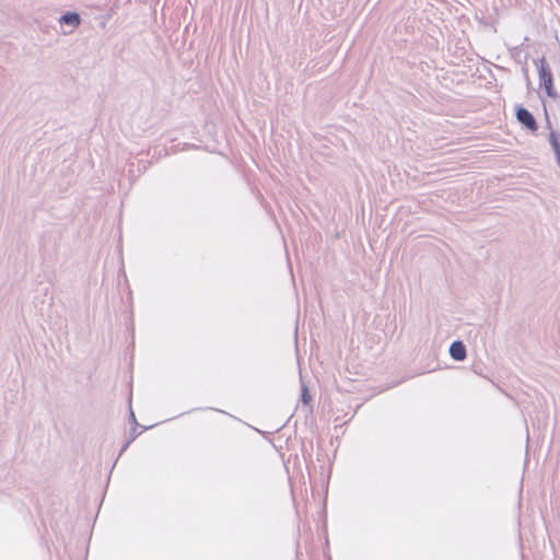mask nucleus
Masks as SVG:
<instances>
[{
    "label": "nucleus",
    "instance_id": "1",
    "mask_svg": "<svg viewBox=\"0 0 560 560\" xmlns=\"http://www.w3.org/2000/svg\"><path fill=\"white\" fill-rule=\"evenodd\" d=\"M538 72H539L540 82L545 86L547 94L550 97H557V93L553 90V85H552V74H551V71H550L545 58L540 59V66H539Z\"/></svg>",
    "mask_w": 560,
    "mask_h": 560
},
{
    "label": "nucleus",
    "instance_id": "2",
    "mask_svg": "<svg viewBox=\"0 0 560 560\" xmlns=\"http://www.w3.org/2000/svg\"><path fill=\"white\" fill-rule=\"evenodd\" d=\"M516 118L527 129L532 131H536L538 129V125L536 122L535 117L526 108L518 107L516 110Z\"/></svg>",
    "mask_w": 560,
    "mask_h": 560
},
{
    "label": "nucleus",
    "instance_id": "3",
    "mask_svg": "<svg viewBox=\"0 0 560 560\" xmlns=\"http://www.w3.org/2000/svg\"><path fill=\"white\" fill-rule=\"evenodd\" d=\"M450 354L453 359L462 361L466 358V348L462 341H454L450 347Z\"/></svg>",
    "mask_w": 560,
    "mask_h": 560
},
{
    "label": "nucleus",
    "instance_id": "4",
    "mask_svg": "<svg viewBox=\"0 0 560 560\" xmlns=\"http://www.w3.org/2000/svg\"><path fill=\"white\" fill-rule=\"evenodd\" d=\"M59 21L61 24L70 25L74 28L80 24L81 18L78 13L68 12L63 14Z\"/></svg>",
    "mask_w": 560,
    "mask_h": 560
},
{
    "label": "nucleus",
    "instance_id": "5",
    "mask_svg": "<svg viewBox=\"0 0 560 560\" xmlns=\"http://www.w3.org/2000/svg\"><path fill=\"white\" fill-rule=\"evenodd\" d=\"M150 427H143L141 431H138L139 422H133V424L131 425V428L129 430L130 438L128 439L126 445L122 447V451L126 450V447L137 438V435H139L141 432H143L144 430H147Z\"/></svg>",
    "mask_w": 560,
    "mask_h": 560
},
{
    "label": "nucleus",
    "instance_id": "6",
    "mask_svg": "<svg viewBox=\"0 0 560 560\" xmlns=\"http://www.w3.org/2000/svg\"><path fill=\"white\" fill-rule=\"evenodd\" d=\"M550 144L557 155V160L560 159V144L555 132L550 133Z\"/></svg>",
    "mask_w": 560,
    "mask_h": 560
},
{
    "label": "nucleus",
    "instance_id": "7",
    "mask_svg": "<svg viewBox=\"0 0 560 560\" xmlns=\"http://www.w3.org/2000/svg\"><path fill=\"white\" fill-rule=\"evenodd\" d=\"M311 400V396L308 394V390L306 387H303V393H302V401L303 404L306 406L308 404V401Z\"/></svg>",
    "mask_w": 560,
    "mask_h": 560
},
{
    "label": "nucleus",
    "instance_id": "8",
    "mask_svg": "<svg viewBox=\"0 0 560 560\" xmlns=\"http://www.w3.org/2000/svg\"><path fill=\"white\" fill-rule=\"evenodd\" d=\"M130 417H131V419H132V420H136V419H135V413H133V411H132V410L130 411Z\"/></svg>",
    "mask_w": 560,
    "mask_h": 560
},
{
    "label": "nucleus",
    "instance_id": "9",
    "mask_svg": "<svg viewBox=\"0 0 560 560\" xmlns=\"http://www.w3.org/2000/svg\"><path fill=\"white\" fill-rule=\"evenodd\" d=\"M271 429L279 431L281 429V427H272Z\"/></svg>",
    "mask_w": 560,
    "mask_h": 560
}]
</instances>
